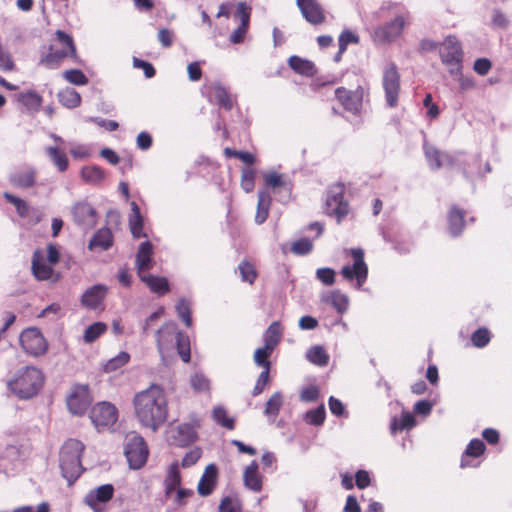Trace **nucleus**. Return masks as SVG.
I'll list each match as a JSON object with an SVG mask.
<instances>
[{
    "label": "nucleus",
    "instance_id": "1",
    "mask_svg": "<svg viewBox=\"0 0 512 512\" xmlns=\"http://www.w3.org/2000/svg\"><path fill=\"white\" fill-rule=\"evenodd\" d=\"M134 412L140 425L153 433L162 427L168 418V400L164 389L156 384L135 394Z\"/></svg>",
    "mask_w": 512,
    "mask_h": 512
},
{
    "label": "nucleus",
    "instance_id": "2",
    "mask_svg": "<svg viewBox=\"0 0 512 512\" xmlns=\"http://www.w3.org/2000/svg\"><path fill=\"white\" fill-rule=\"evenodd\" d=\"M42 372L36 367L19 369L7 382L8 389L19 399H30L38 394L43 385Z\"/></svg>",
    "mask_w": 512,
    "mask_h": 512
},
{
    "label": "nucleus",
    "instance_id": "3",
    "mask_svg": "<svg viewBox=\"0 0 512 512\" xmlns=\"http://www.w3.org/2000/svg\"><path fill=\"white\" fill-rule=\"evenodd\" d=\"M84 450V445L76 440H67L60 450L59 466L62 476L72 484L82 473L83 467L80 456Z\"/></svg>",
    "mask_w": 512,
    "mask_h": 512
},
{
    "label": "nucleus",
    "instance_id": "4",
    "mask_svg": "<svg viewBox=\"0 0 512 512\" xmlns=\"http://www.w3.org/2000/svg\"><path fill=\"white\" fill-rule=\"evenodd\" d=\"M56 41L61 46L57 48L55 45L50 47L48 54L41 58L40 63L48 69H56L62 61L68 56H75L76 48L72 37L64 31L57 30Z\"/></svg>",
    "mask_w": 512,
    "mask_h": 512
},
{
    "label": "nucleus",
    "instance_id": "5",
    "mask_svg": "<svg viewBox=\"0 0 512 512\" xmlns=\"http://www.w3.org/2000/svg\"><path fill=\"white\" fill-rule=\"evenodd\" d=\"M439 54L442 63L448 67L451 75L460 74L463 52L456 37L448 36L441 44Z\"/></svg>",
    "mask_w": 512,
    "mask_h": 512
},
{
    "label": "nucleus",
    "instance_id": "6",
    "mask_svg": "<svg viewBox=\"0 0 512 512\" xmlns=\"http://www.w3.org/2000/svg\"><path fill=\"white\" fill-rule=\"evenodd\" d=\"M409 12L397 15L391 21L378 26L373 33V39L378 44H388L399 38L408 24Z\"/></svg>",
    "mask_w": 512,
    "mask_h": 512
},
{
    "label": "nucleus",
    "instance_id": "7",
    "mask_svg": "<svg viewBox=\"0 0 512 512\" xmlns=\"http://www.w3.org/2000/svg\"><path fill=\"white\" fill-rule=\"evenodd\" d=\"M344 186L336 184L329 188L325 199V213L340 223L349 213L348 202L344 200Z\"/></svg>",
    "mask_w": 512,
    "mask_h": 512
},
{
    "label": "nucleus",
    "instance_id": "8",
    "mask_svg": "<svg viewBox=\"0 0 512 512\" xmlns=\"http://www.w3.org/2000/svg\"><path fill=\"white\" fill-rule=\"evenodd\" d=\"M382 86L387 105L389 107L397 106L400 93V74L395 63L389 62L383 68Z\"/></svg>",
    "mask_w": 512,
    "mask_h": 512
},
{
    "label": "nucleus",
    "instance_id": "9",
    "mask_svg": "<svg viewBox=\"0 0 512 512\" xmlns=\"http://www.w3.org/2000/svg\"><path fill=\"white\" fill-rule=\"evenodd\" d=\"M125 455L132 469L141 468L148 458V447L143 437L131 434L127 437Z\"/></svg>",
    "mask_w": 512,
    "mask_h": 512
},
{
    "label": "nucleus",
    "instance_id": "10",
    "mask_svg": "<svg viewBox=\"0 0 512 512\" xmlns=\"http://www.w3.org/2000/svg\"><path fill=\"white\" fill-rule=\"evenodd\" d=\"M351 256L354 259L352 265L342 267L340 273L346 280L356 279V289H360L367 280L368 267L364 261V253L359 248L351 249Z\"/></svg>",
    "mask_w": 512,
    "mask_h": 512
},
{
    "label": "nucleus",
    "instance_id": "11",
    "mask_svg": "<svg viewBox=\"0 0 512 512\" xmlns=\"http://www.w3.org/2000/svg\"><path fill=\"white\" fill-rule=\"evenodd\" d=\"M178 332V327L175 322H167L156 331L157 349L163 361H165L174 350V342Z\"/></svg>",
    "mask_w": 512,
    "mask_h": 512
},
{
    "label": "nucleus",
    "instance_id": "12",
    "mask_svg": "<svg viewBox=\"0 0 512 512\" xmlns=\"http://www.w3.org/2000/svg\"><path fill=\"white\" fill-rule=\"evenodd\" d=\"M90 418L97 429L109 428L116 423L118 411L110 402H99L92 408Z\"/></svg>",
    "mask_w": 512,
    "mask_h": 512
},
{
    "label": "nucleus",
    "instance_id": "13",
    "mask_svg": "<svg viewBox=\"0 0 512 512\" xmlns=\"http://www.w3.org/2000/svg\"><path fill=\"white\" fill-rule=\"evenodd\" d=\"M38 170L29 164L22 165L9 175V183L16 189L28 190L34 188L37 183Z\"/></svg>",
    "mask_w": 512,
    "mask_h": 512
},
{
    "label": "nucleus",
    "instance_id": "14",
    "mask_svg": "<svg viewBox=\"0 0 512 512\" xmlns=\"http://www.w3.org/2000/svg\"><path fill=\"white\" fill-rule=\"evenodd\" d=\"M20 343L27 353L34 356L42 355L47 350L46 341L36 328L24 330L20 336Z\"/></svg>",
    "mask_w": 512,
    "mask_h": 512
},
{
    "label": "nucleus",
    "instance_id": "15",
    "mask_svg": "<svg viewBox=\"0 0 512 512\" xmlns=\"http://www.w3.org/2000/svg\"><path fill=\"white\" fill-rule=\"evenodd\" d=\"M91 404V397L87 385H76L67 397V406L74 415H82Z\"/></svg>",
    "mask_w": 512,
    "mask_h": 512
},
{
    "label": "nucleus",
    "instance_id": "16",
    "mask_svg": "<svg viewBox=\"0 0 512 512\" xmlns=\"http://www.w3.org/2000/svg\"><path fill=\"white\" fill-rule=\"evenodd\" d=\"M364 90L361 86H357L354 90H348L344 87H339L335 91V96L342 104L345 110L356 114L362 107Z\"/></svg>",
    "mask_w": 512,
    "mask_h": 512
},
{
    "label": "nucleus",
    "instance_id": "17",
    "mask_svg": "<svg viewBox=\"0 0 512 512\" xmlns=\"http://www.w3.org/2000/svg\"><path fill=\"white\" fill-rule=\"evenodd\" d=\"M71 213L75 223L84 229H91L97 223V213L88 202L75 203L72 206Z\"/></svg>",
    "mask_w": 512,
    "mask_h": 512
},
{
    "label": "nucleus",
    "instance_id": "18",
    "mask_svg": "<svg viewBox=\"0 0 512 512\" xmlns=\"http://www.w3.org/2000/svg\"><path fill=\"white\" fill-rule=\"evenodd\" d=\"M423 148L426 160L432 170H437L443 166L454 165L455 158L451 154L441 152L436 147L427 143L424 144Z\"/></svg>",
    "mask_w": 512,
    "mask_h": 512
},
{
    "label": "nucleus",
    "instance_id": "19",
    "mask_svg": "<svg viewBox=\"0 0 512 512\" xmlns=\"http://www.w3.org/2000/svg\"><path fill=\"white\" fill-rule=\"evenodd\" d=\"M113 494V485L104 484L87 493L84 502L91 507L94 512H98V504L108 502L113 497Z\"/></svg>",
    "mask_w": 512,
    "mask_h": 512
},
{
    "label": "nucleus",
    "instance_id": "20",
    "mask_svg": "<svg viewBox=\"0 0 512 512\" xmlns=\"http://www.w3.org/2000/svg\"><path fill=\"white\" fill-rule=\"evenodd\" d=\"M302 16L312 24H320L324 21V13L316 0H296Z\"/></svg>",
    "mask_w": 512,
    "mask_h": 512
},
{
    "label": "nucleus",
    "instance_id": "21",
    "mask_svg": "<svg viewBox=\"0 0 512 512\" xmlns=\"http://www.w3.org/2000/svg\"><path fill=\"white\" fill-rule=\"evenodd\" d=\"M108 288L103 284H96L88 288L81 297V304L88 309H97L103 302Z\"/></svg>",
    "mask_w": 512,
    "mask_h": 512
},
{
    "label": "nucleus",
    "instance_id": "22",
    "mask_svg": "<svg viewBox=\"0 0 512 512\" xmlns=\"http://www.w3.org/2000/svg\"><path fill=\"white\" fill-rule=\"evenodd\" d=\"M218 469L215 464H209L200 478L197 491L201 496H209L217 483Z\"/></svg>",
    "mask_w": 512,
    "mask_h": 512
},
{
    "label": "nucleus",
    "instance_id": "23",
    "mask_svg": "<svg viewBox=\"0 0 512 512\" xmlns=\"http://www.w3.org/2000/svg\"><path fill=\"white\" fill-rule=\"evenodd\" d=\"M15 99L24 107L27 112L31 114L39 112L43 103L42 96L39 95L35 90L20 92L15 95Z\"/></svg>",
    "mask_w": 512,
    "mask_h": 512
},
{
    "label": "nucleus",
    "instance_id": "24",
    "mask_svg": "<svg viewBox=\"0 0 512 512\" xmlns=\"http://www.w3.org/2000/svg\"><path fill=\"white\" fill-rule=\"evenodd\" d=\"M32 272L36 279L40 281L48 280L53 276V268L46 263L44 254L37 250L32 257Z\"/></svg>",
    "mask_w": 512,
    "mask_h": 512
},
{
    "label": "nucleus",
    "instance_id": "25",
    "mask_svg": "<svg viewBox=\"0 0 512 512\" xmlns=\"http://www.w3.org/2000/svg\"><path fill=\"white\" fill-rule=\"evenodd\" d=\"M153 245L150 241H144L139 245L136 254V266L138 275L145 273L152 267Z\"/></svg>",
    "mask_w": 512,
    "mask_h": 512
},
{
    "label": "nucleus",
    "instance_id": "26",
    "mask_svg": "<svg viewBox=\"0 0 512 512\" xmlns=\"http://www.w3.org/2000/svg\"><path fill=\"white\" fill-rule=\"evenodd\" d=\"M172 443L179 447H185L196 439V432L191 424L184 423L172 431Z\"/></svg>",
    "mask_w": 512,
    "mask_h": 512
},
{
    "label": "nucleus",
    "instance_id": "27",
    "mask_svg": "<svg viewBox=\"0 0 512 512\" xmlns=\"http://www.w3.org/2000/svg\"><path fill=\"white\" fill-rule=\"evenodd\" d=\"M322 302L332 305L340 314L345 313L349 308V298L339 290L325 292L321 295Z\"/></svg>",
    "mask_w": 512,
    "mask_h": 512
},
{
    "label": "nucleus",
    "instance_id": "28",
    "mask_svg": "<svg viewBox=\"0 0 512 512\" xmlns=\"http://www.w3.org/2000/svg\"><path fill=\"white\" fill-rule=\"evenodd\" d=\"M113 245V235L109 228L99 229L91 238L88 244V249L94 251L100 249L101 251L108 250Z\"/></svg>",
    "mask_w": 512,
    "mask_h": 512
},
{
    "label": "nucleus",
    "instance_id": "29",
    "mask_svg": "<svg viewBox=\"0 0 512 512\" xmlns=\"http://www.w3.org/2000/svg\"><path fill=\"white\" fill-rule=\"evenodd\" d=\"M243 481L245 487L254 491L260 492L262 489V477L258 472V463L252 461L244 470Z\"/></svg>",
    "mask_w": 512,
    "mask_h": 512
},
{
    "label": "nucleus",
    "instance_id": "30",
    "mask_svg": "<svg viewBox=\"0 0 512 512\" xmlns=\"http://www.w3.org/2000/svg\"><path fill=\"white\" fill-rule=\"evenodd\" d=\"M181 484V475L179 469V463L173 462L167 470V475L164 480L165 496L171 498L178 487Z\"/></svg>",
    "mask_w": 512,
    "mask_h": 512
},
{
    "label": "nucleus",
    "instance_id": "31",
    "mask_svg": "<svg viewBox=\"0 0 512 512\" xmlns=\"http://www.w3.org/2000/svg\"><path fill=\"white\" fill-rule=\"evenodd\" d=\"M288 65L295 73L302 76L312 77L317 73V69L312 61L296 55L288 59Z\"/></svg>",
    "mask_w": 512,
    "mask_h": 512
},
{
    "label": "nucleus",
    "instance_id": "32",
    "mask_svg": "<svg viewBox=\"0 0 512 512\" xmlns=\"http://www.w3.org/2000/svg\"><path fill=\"white\" fill-rule=\"evenodd\" d=\"M210 88L215 101L220 107L225 110H231L233 108L234 99L224 85L219 82H215Z\"/></svg>",
    "mask_w": 512,
    "mask_h": 512
},
{
    "label": "nucleus",
    "instance_id": "33",
    "mask_svg": "<svg viewBox=\"0 0 512 512\" xmlns=\"http://www.w3.org/2000/svg\"><path fill=\"white\" fill-rule=\"evenodd\" d=\"M131 206V214L129 215V227L130 231L134 238L145 237V233L143 231V217L140 212V208L135 201L130 203Z\"/></svg>",
    "mask_w": 512,
    "mask_h": 512
},
{
    "label": "nucleus",
    "instance_id": "34",
    "mask_svg": "<svg viewBox=\"0 0 512 512\" xmlns=\"http://www.w3.org/2000/svg\"><path fill=\"white\" fill-rule=\"evenodd\" d=\"M272 198L269 192L262 190L258 192L257 211L255 215V222L260 225L264 223L269 215V209Z\"/></svg>",
    "mask_w": 512,
    "mask_h": 512
},
{
    "label": "nucleus",
    "instance_id": "35",
    "mask_svg": "<svg viewBox=\"0 0 512 512\" xmlns=\"http://www.w3.org/2000/svg\"><path fill=\"white\" fill-rule=\"evenodd\" d=\"M139 277L154 293L163 295L169 291V283L165 277L146 275L145 273Z\"/></svg>",
    "mask_w": 512,
    "mask_h": 512
},
{
    "label": "nucleus",
    "instance_id": "36",
    "mask_svg": "<svg viewBox=\"0 0 512 512\" xmlns=\"http://www.w3.org/2000/svg\"><path fill=\"white\" fill-rule=\"evenodd\" d=\"M416 425V419L412 413L408 411H403L400 418L393 417L390 423V432L391 434H396L397 432L403 430H410Z\"/></svg>",
    "mask_w": 512,
    "mask_h": 512
},
{
    "label": "nucleus",
    "instance_id": "37",
    "mask_svg": "<svg viewBox=\"0 0 512 512\" xmlns=\"http://www.w3.org/2000/svg\"><path fill=\"white\" fill-rule=\"evenodd\" d=\"M282 327L278 321L272 322L264 333V346L268 350H273L277 347L281 340Z\"/></svg>",
    "mask_w": 512,
    "mask_h": 512
},
{
    "label": "nucleus",
    "instance_id": "38",
    "mask_svg": "<svg viewBox=\"0 0 512 512\" xmlns=\"http://www.w3.org/2000/svg\"><path fill=\"white\" fill-rule=\"evenodd\" d=\"M448 224L451 235H460L465 226L464 212L457 207H452L448 214Z\"/></svg>",
    "mask_w": 512,
    "mask_h": 512
},
{
    "label": "nucleus",
    "instance_id": "39",
    "mask_svg": "<svg viewBox=\"0 0 512 512\" xmlns=\"http://www.w3.org/2000/svg\"><path fill=\"white\" fill-rule=\"evenodd\" d=\"M59 102L68 109L76 108L81 103L80 94L73 88H65L58 93Z\"/></svg>",
    "mask_w": 512,
    "mask_h": 512
},
{
    "label": "nucleus",
    "instance_id": "40",
    "mask_svg": "<svg viewBox=\"0 0 512 512\" xmlns=\"http://www.w3.org/2000/svg\"><path fill=\"white\" fill-rule=\"evenodd\" d=\"M46 154L60 172H64L68 169V157L63 151L59 150L58 147H47Z\"/></svg>",
    "mask_w": 512,
    "mask_h": 512
},
{
    "label": "nucleus",
    "instance_id": "41",
    "mask_svg": "<svg viewBox=\"0 0 512 512\" xmlns=\"http://www.w3.org/2000/svg\"><path fill=\"white\" fill-rule=\"evenodd\" d=\"M283 405V395L281 392H275L266 402L264 414L274 421L278 416Z\"/></svg>",
    "mask_w": 512,
    "mask_h": 512
},
{
    "label": "nucleus",
    "instance_id": "42",
    "mask_svg": "<svg viewBox=\"0 0 512 512\" xmlns=\"http://www.w3.org/2000/svg\"><path fill=\"white\" fill-rule=\"evenodd\" d=\"M306 358L313 364L323 367L329 362V355L323 346L316 345L306 352Z\"/></svg>",
    "mask_w": 512,
    "mask_h": 512
},
{
    "label": "nucleus",
    "instance_id": "43",
    "mask_svg": "<svg viewBox=\"0 0 512 512\" xmlns=\"http://www.w3.org/2000/svg\"><path fill=\"white\" fill-rule=\"evenodd\" d=\"M264 182L267 187L276 190L277 188H281L290 193L291 184L287 182L281 174L277 172H268L264 174Z\"/></svg>",
    "mask_w": 512,
    "mask_h": 512
},
{
    "label": "nucleus",
    "instance_id": "44",
    "mask_svg": "<svg viewBox=\"0 0 512 512\" xmlns=\"http://www.w3.org/2000/svg\"><path fill=\"white\" fill-rule=\"evenodd\" d=\"M485 444L480 439H472L470 443L467 445L461 459V467H467L469 464L465 460V457H479L485 451Z\"/></svg>",
    "mask_w": 512,
    "mask_h": 512
},
{
    "label": "nucleus",
    "instance_id": "45",
    "mask_svg": "<svg viewBox=\"0 0 512 512\" xmlns=\"http://www.w3.org/2000/svg\"><path fill=\"white\" fill-rule=\"evenodd\" d=\"M175 347L181 359L188 363L190 361V341L188 336L179 331L174 342Z\"/></svg>",
    "mask_w": 512,
    "mask_h": 512
},
{
    "label": "nucleus",
    "instance_id": "46",
    "mask_svg": "<svg viewBox=\"0 0 512 512\" xmlns=\"http://www.w3.org/2000/svg\"><path fill=\"white\" fill-rule=\"evenodd\" d=\"M81 177L87 183L97 184L104 179V171L98 166H85L81 170Z\"/></svg>",
    "mask_w": 512,
    "mask_h": 512
},
{
    "label": "nucleus",
    "instance_id": "47",
    "mask_svg": "<svg viewBox=\"0 0 512 512\" xmlns=\"http://www.w3.org/2000/svg\"><path fill=\"white\" fill-rule=\"evenodd\" d=\"M107 329V326L103 322H95L88 326L83 335V339L86 343H92L100 337Z\"/></svg>",
    "mask_w": 512,
    "mask_h": 512
},
{
    "label": "nucleus",
    "instance_id": "48",
    "mask_svg": "<svg viewBox=\"0 0 512 512\" xmlns=\"http://www.w3.org/2000/svg\"><path fill=\"white\" fill-rule=\"evenodd\" d=\"M212 417L214 421L222 427H225L229 430L234 428V419L227 416V412L224 407L216 406L213 409Z\"/></svg>",
    "mask_w": 512,
    "mask_h": 512
},
{
    "label": "nucleus",
    "instance_id": "49",
    "mask_svg": "<svg viewBox=\"0 0 512 512\" xmlns=\"http://www.w3.org/2000/svg\"><path fill=\"white\" fill-rule=\"evenodd\" d=\"M129 360L130 355L127 352L122 351L106 362L104 365V371L107 373L116 371L126 365Z\"/></svg>",
    "mask_w": 512,
    "mask_h": 512
},
{
    "label": "nucleus",
    "instance_id": "50",
    "mask_svg": "<svg viewBox=\"0 0 512 512\" xmlns=\"http://www.w3.org/2000/svg\"><path fill=\"white\" fill-rule=\"evenodd\" d=\"M325 407L324 405L318 406L316 409H312L306 412L304 420L311 425L319 426L322 425L325 420Z\"/></svg>",
    "mask_w": 512,
    "mask_h": 512
},
{
    "label": "nucleus",
    "instance_id": "51",
    "mask_svg": "<svg viewBox=\"0 0 512 512\" xmlns=\"http://www.w3.org/2000/svg\"><path fill=\"white\" fill-rule=\"evenodd\" d=\"M4 198L15 207L20 217L24 218L28 215L29 206L25 200L8 192L4 193Z\"/></svg>",
    "mask_w": 512,
    "mask_h": 512
},
{
    "label": "nucleus",
    "instance_id": "52",
    "mask_svg": "<svg viewBox=\"0 0 512 512\" xmlns=\"http://www.w3.org/2000/svg\"><path fill=\"white\" fill-rule=\"evenodd\" d=\"M178 317L185 323L187 327L192 325L190 302L184 298L180 299L176 305Z\"/></svg>",
    "mask_w": 512,
    "mask_h": 512
},
{
    "label": "nucleus",
    "instance_id": "53",
    "mask_svg": "<svg viewBox=\"0 0 512 512\" xmlns=\"http://www.w3.org/2000/svg\"><path fill=\"white\" fill-rule=\"evenodd\" d=\"M272 352L273 350H268L265 346L256 349L254 352V361L258 366L264 368L263 371H270V362L268 358Z\"/></svg>",
    "mask_w": 512,
    "mask_h": 512
},
{
    "label": "nucleus",
    "instance_id": "54",
    "mask_svg": "<svg viewBox=\"0 0 512 512\" xmlns=\"http://www.w3.org/2000/svg\"><path fill=\"white\" fill-rule=\"evenodd\" d=\"M190 384L192 388L197 392L208 391L210 387L209 379L200 372H195L191 375Z\"/></svg>",
    "mask_w": 512,
    "mask_h": 512
},
{
    "label": "nucleus",
    "instance_id": "55",
    "mask_svg": "<svg viewBox=\"0 0 512 512\" xmlns=\"http://www.w3.org/2000/svg\"><path fill=\"white\" fill-rule=\"evenodd\" d=\"M63 77L71 84L83 86L88 83L87 76L79 69L66 70Z\"/></svg>",
    "mask_w": 512,
    "mask_h": 512
},
{
    "label": "nucleus",
    "instance_id": "56",
    "mask_svg": "<svg viewBox=\"0 0 512 512\" xmlns=\"http://www.w3.org/2000/svg\"><path fill=\"white\" fill-rule=\"evenodd\" d=\"M490 341V332L486 328H479L471 335V342L477 348L485 347Z\"/></svg>",
    "mask_w": 512,
    "mask_h": 512
},
{
    "label": "nucleus",
    "instance_id": "57",
    "mask_svg": "<svg viewBox=\"0 0 512 512\" xmlns=\"http://www.w3.org/2000/svg\"><path fill=\"white\" fill-rule=\"evenodd\" d=\"M255 185V171L252 168H243L241 172V187L249 193L254 189Z\"/></svg>",
    "mask_w": 512,
    "mask_h": 512
},
{
    "label": "nucleus",
    "instance_id": "58",
    "mask_svg": "<svg viewBox=\"0 0 512 512\" xmlns=\"http://www.w3.org/2000/svg\"><path fill=\"white\" fill-rule=\"evenodd\" d=\"M251 7L244 2H239L236 7L234 18L240 21V25L249 26Z\"/></svg>",
    "mask_w": 512,
    "mask_h": 512
},
{
    "label": "nucleus",
    "instance_id": "59",
    "mask_svg": "<svg viewBox=\"0 0 512 512\" xmlns=\"http://www.w3.org/2000/svg\"><path fill=\"white\" fill-rule=\"evenodd\" d=\"M313 243L308 238H301L291 245V251L297 255H306L312 251Z\"/></svg>",
    "mask_w": 512,
    "mask_h": 512
},
{
    "label": "nucleus",
    "instance_id": "60",
    "mask_svg": "<svg viewBox=\"0 0 512 512\" xmlns=\"http://www.w3.org/2000/svg\"><path fill=\"white\" fill-rule=\"evenodd\" d=\"M316 278L324 285L331 286L335 283V271L332 268L324 267L316 270Z\"/></svg>",
    "mask_w": 512,
    "mask_h": 512
},
{
    "label": "nucleus",
    "instance_id": "61",
    "mask_svg": "<svg viewBox=\"0 0 512 512\" xmlns=\"http://www.w3.org/2000/svg\"><path fill=\"white\" fill-rule=\"evenodd\" d=\"M241 279L245 282L252 284L256 279V271L254 267L248 262H241L238 266Z\"/></svg>",
    "mask_w": 512,
    "mask_h": 512
},
{
    "label": "nucleus",
    "instance_id": "62",
    "mask_svg": "<svg viewBox=\"0 0 512 512\" xmlns=\"http://www.w3.org/2000/svg\"><path fill=\"white\" fill-rule=\"evenodd\" d=\"M240 504L231 497H224L218 507V512H239Z\"/></svg>",
    "mask_w": 512,
    "mask_h": 512
},
{
    "label": "nucleus",
    "instance_id": "63",
    "mask_svg": "<svg viewBox=\"0 0 512 512\" xmlns=\"http://www.w3.org/2000/svg\"><path fill=\"white\" fill-rule=\"evenodd\" d=\"M157 39L163 47L168 48L173 44L174 39H175V34L170 29L161 28L158 31Z\"/></svg>",
    "mask_w": 512,
    "mask_h": 512
},
{
    "label": "nucleus",
    "instance_id": "64",
    "mask_svg": "<svg viewBox=\"0 0 512 512\" xmlns=\"http://www.w3.org/2000/svg\"><path fill=\"white\" fill-rule=\"evenodd\" d=\"M202 455V451L200 448H194L190 450L188 453L185 454V456L182 459L181 465L184 468L191 467L194 465Z\"/></svg>",
    "mask_w": 512,
    "mask_h": 512
}]
</instances>
